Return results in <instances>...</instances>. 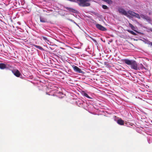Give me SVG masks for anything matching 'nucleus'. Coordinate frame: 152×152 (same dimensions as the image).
Listing matches in <instances>:
<instances>
[{
	"label": "nucleus",
	"mask_w": 152,
	"mask_h": 152,
	"mask_svg": "<svg viewBox=\"0 0 152 152\" xmlns=\"http://www.w3.org/2000/svg\"><path fill=\"white\" fill-rule=\"evenodd\" d=\"M33 46L40 50H43V48L41 46H38V45H33Z\"/></svg>",
	"instance_id": "f8f14e48"
},
{
	"label": "nucleus",
	"mask_w": 152,
	"mask_h": 152,
	"mask_svg": "<svg viewBox=\"0 0 152 152\" xmlns=\"http://www.w3.org/2000/svg\"><path fill=\"white\" fill-rule=\"evenodd\" d=\"M6 68V65L4 63H0V69H3Z\"/></svg>",
	"instance_id": "1a4fd4ad"
},
{
	"label": "nucleus",
	"mask_w": 152,
	"mask_h": 152,
	"mask_svg": "<svg viewBox=\"0 0 152 152\" xmlns=\"http://www.w3.org/2000/svg\"><path fill=\"white\" fill-rule=\"evenodd\" d=\"M131 65L132 69L135 70H137L139 69L137 63L135 61H133Z\"/></svg>",
	"instance_id": "f03ea898"
},
{
	"label": "nucleus",
	"mask_w": 152,
	"mask_h": 152,
	"mask_svg": "<svg viewBox=\"0 0 152 152\" xmlns=\"http://www.w3.org/2000/svg\"><path fill=\"white\" fill-rule=\"evenodd\" d=\"M54 97V96H53V95H51V98L52 99H53V97Z\"/></svg>",
	"instance_id": "5701e85b"
},
{
	"label": "nucleus",
	"mask_w": 152,
	"mask_h": 152,
	"mask_svg": "<svg viewBox=\"0 0 152 152\" xmlns=\"http://www.w3.org/2000/svg\"><path fill=\"white\" fill-rule=\"evenodd\" d=\"M104 64L105 65L107 66H108L109 65V64L107 62H105L104 63Z\"/></svg>",
	"instance_id": "412c9836"
},
{
	"label": "nucleus",
	"mask_w": 152,
	"mask_h": 152,
	"mask_svg": "<svg viewBox=\"0 0 152 152\" xmlns=\"http://www.w3.org/2000/svg\"><path fill=\"white\" fill-rule=\"evenodd\" d=\"M141 16L142 18H143L144 19H145L146 20H150V18L148 17L147 16H145L143 15H141Z\"/></svg>",
	"instance_id": "9b49d317"
},
{
	"label": "nucleus",
	"mask_w": 152,
	"mask_h": 152,
	"mask_svg": "<svg viewBox=\"0 0 152 152\" xmlns=\"http://www.w3.org/2000/svg\"><path fill=\"white\" fill-rule=\"evenodd\" d=\"M42 38L44 40H45V41H47L48 42L49 41L47 39V38L45 37H42Z\"/></svg>",
	"instance_id": "aec40b11"
},
{
	"label": "nucleus",
	"mask_w": 152,
	"mask_h": 152,
	"mask_svg": "<svg viewBox=\"0 0 152 152\" xmlns=\"http://www.w3.org/2000/svg\"><path fill=\"white\" fill-rule=\"evenodd\" d=\"M127 13H128L129 15L133 16H134V14H135V12H133L132 11L129 10L128 11Z\"/></svg>",
	"instance_id": "ddd939ff"
},
{
	"label": "nucleus",
	"mask_w": 152,
	"mask_h": 152,
	"mask_svg": "<svg viewBox=\"0 0 152 152\" xmlns=\"http://www.w3.org/2000/svg\"><path fill=\"white\" fill-rule=\"evenodd\" d=\"M148 44L149 45H151V46H152V42H150L148 43Z\"/></svg>",
	"instance_id": "4be33fe9"
},
{
	"label": "nucleus",
	"mask_w": 152,
	"mask_h": 152,
	"mask_svg": "<svg viewBox=\"0 0 152 152\" xmlns=\"http://www.w3.org/2000/svg\"><path fill=\"white\" fill-rule=\"evenodd\" d=\"M133 61V60H129L128 59H124L123 60V61L128 65H131Z\"/></svg>",
	"instance_id": "423d86ee"
},
{
	"label": "nucleus",
	"mask_w": 152,
	"mask_h": 152,
	"mask_svg": "<svg viewBox=\"0 0 152 152\" xmlns=\"http://www.w3.org/2000/svg\"><path fill=\"white\" fill-rule=\"evenodd\" d=\"M12 72L14 75L16 77H19L20 76H22L20 71L18 69H14Z\"/></svg>",
	"instance_id": "20e7f679"
},
{
	"label": "nucleus",
	"mask_w": 152,
	"mask_h": 152,
	"mask_svg": "<svg viewBox=\"0 0 152 152\" xmlns=\"http://www.w3.org/2000/svg\"><path fill=\"white\" fill-rule=\"evenodd\" d=\"M118 11L121 14L126 16L127 15V12L124 9L122 8H119L118 9Z\"/></svg>",
	"instance_id": "7ed1b4c3"
},
{
	"label": "nucleus",
	"mask_w": 152,
	"mask_h": 152,
	"mask_svg": "<svg viewBox=\"0 0 152 152\" xmlns=\"http://www.w3.org/2000/svg\"><path fill=\"white\" fill-rule=\"evenodd\" d=\"M129 26L132 29L134 30V26H133L130 23H129Z\"/></svg>",
	"instance_id": "a211bd4d"
},
{
	"label": "nucleus",
	"mask_w": 152,
	"mask_h": 152,
	"mask_svg": "<svg viewBox=\"0 0 152 152\" xmlns=\"http://www.w3.org/2000/svg\"><path fill=\"white\" fill-rule=\"evenodd\" d=\"M117 123L118 124L121 125H124V121L122 119H119L117 120Z\"/></svg>",
	"instance_id": "6e6552de"
},
{
	"label": "nucleus",
	"mask_w": 152,
	"mask_h": 152,
	"mask_svg": "<svg viewBox=\"0 0 152 152\" xmlns=\"http://www.w3.org/2000/svg\"><path fill=\"white\" fill-rule=\"evenodd\" d=\"M104 1L109 4H112L113 3V1L111 0H105Z\"/></svg>",
	"instance_id": "f3484780"
},
{
	"label": "nucleus",
	"mask_w": 152,
	"mask_h": 152,
	"mask_svg": "<svg viewBox=\"0 0 152 152\" xmlns=\"http://www.w3.org/2000/svg\"><path fill=\"white\" fill-rule=\"evenodd\" d=\"M72 67L75 72L79 73H83V71L77 66L75 65H73Z\"/></svg>",
	"instance_id": "39448f33"
},
{
	"label": "nucleus",
	"mask_w": 152,
	"mask_h": 152,
	"mask_svg": "<svg viewBox=\"0 0 152 152\" xmlns=\"http://www.w3.org/2000/svg\"><path fill=\"white\" fill-rule=\"evenodd\" d=\"M127 31L131 33V34L134 35H136V34L133 31H130L129 30H127Z\"/></svg>",
	"instance_id": "dca6fc26"
},
{
	"label": "nucleus",
	"mask_w": 152,
	"mask_h": 152,
	"mask_svg": "<svg viewBox=\"0 0 152 152\" xmlns=\"http://www.w3.org/2000/svg\"><path fill=\"white\" fill-rule=\"evenodd\" d=\"M102 7L104 9H108V7L106 5H102Z\"/></svg>",
	"instance_id": "6ab92c4d"
},
{
	"label": "nucleus",
	"mask_w": 152,
	"mask_h": 152,
	"mask_svg": "<svg viewBox=\"0 0 152 152\" xmlns=\"http://www.w3.org/2000/svg\"><path fill=\"white\" fill-rule=\"evenodd\" d=\"M83 96H84L87 97L88 98H89V99H92L91 97H90L88 95V94L86 93L85 92H83Z\"/></svg>",
	"instance_id": "4468645a"
},
{
	"label": "nucleus",
	"mask_w": 152,
	"mask_h": 152,
	"mask_svg": "<svg viewBox=\"0 0 152 152\" xmlns=\"http://www.w3.org/2000/svg\"><path fill=\"white\" fill-rule=\"evenodd\" d=\"M40 21L42 23H45L47 21V20L45 18H43L41 17H40Z\"/></svg>",
	"instance_id": "9d476101"
},
{
	"label": "nucleus",
	"mask_w": 152,
	"mask_h": 152,
	"mask_svg": "<svg viewBox=\"0 0 152 152\" xmlns=\"http://www.w3.org/2000/svg\"><path fill=\"white\" fill-rule=\"evenodd\" d=\"M64 8L65 9H66V10H68L70 12H74V13H75V12L76 11V10H75L72 9V8H69L68 7H65Z\"/></svg>",
	"instance_id": "0eeeda50"
},
{
	"label": "nucleus",
	"mask_w": 152,
	"mask_h": 152,
	"mask_svg": "<svg viewBox=\"0 0 152 152\" xmlns=\"http://www.w3.org/2000/svg\"><path fill=\"white\" fill-rule=\"evenodd\" d=\"M96 26L98 29L101 31H105L107 30V29L106 28L100 24H96Z\"/></svg>",
	"instance_id": "f257e3e1"
},
{
	"label": "nucleus",
	"mask_w": 152,
	"mask_h": 152,
	"mask_svg": "<svg viewBox=\"0 0 152 152\" xmlns=\"http://www.w3.org/2000/svg\"><path fill=\"white\" fill-rule=\"evenodd\" d=\"M134 14H134V17L136 18H137L139 19L140 18V16L139 14H137L136 13H135Z\"/></svg>",
	"instance_id": "2eb2a0df"
}]
</instances>
